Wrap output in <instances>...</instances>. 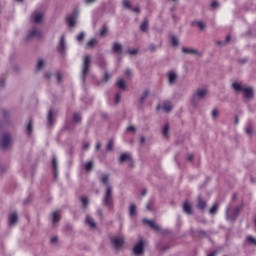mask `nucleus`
<instances>
[{
  "label": "nucleus",
  "instance_id": "obj_23",
  "mask_svg": "<svg viewBox=\"0 0 256 256\" xmlns=\"http://www.w3.org/2000/svg\"><path fill=\"white\" fill-rule=\"evenodd\" d=\"M113 51H114V53L121 55V53L123 52V46L120 43H114Z\"/></svg>",
  "mask_w": 256,
  "mask_h": 256
},
{
  "label": "nucleus",
  "instance_id": "obj_5",
  "mask_svg": "<svg viewBox=\"0 0 256 256\" xmlns=\"http://www.w3.org/2000/svg\"><path fill=\"white\" fill-rule=\"evenodd\" d=\"M134 255H143L145 251V240H140L133 248Z\"/></svg>",
  "mask_w": 256,
  "mask_h": 256
},
{
  "label": "nucleus",
  "instance_id": "obj_56",
  "mask_svg": "<svg viewBox=\"0 0 256 256\" xmlns=\"http://www.w3.org/2000/svg\"><path fill=\"white\" fill-rule=\"evenodd\" d=\"M45 77H46L47 79H50V78H51V73H50V72H46Z\"/></svg>",
  "mask_w": 256,
  "mask_h": 256
},
{
  "label": "nucleus",
  "instance_id": "obj_24",
  "mask_svg": "<svg viewBox=\"0 0 256 256\" xmlns=\"http://www.w3.org/2000/svg\"><path fill=\"white\" fill-rule=\"evenodd\" d=\"M15 223H17V213L14 212L9 216V225L13 226Z\"/></svg>",
  "mask_w": 256,
  "mask_h": 256
},
{
  "label": "nucleus",
  "instance_id": "obj_43",
  "mask_svg": "<svg viewBox=\"0 0 256 256\" xmlns=\"http://www.w3.org/2000/svg\"><path fill=\"white\" fill-rule=\"evenodd\" d=\"M147 97H149V90H145L141 96V101H145V99H147Z\"/></svg>",
  "mask_w": 256,
  "mask_h": 256
},
{
  "label": "nucleus",
  "instance_id": "obj_42",
  "mask_svg": "<svg viewBox=\"0 0 256 256\" xmlns=\"http://www.w3.org/2000/svg\"><path fill=\"white\" fill-rule=\"evenodd\" d=\"M114 143L113 140H110L107 144V151H113Z\"/></svg>",
  "mask_w": 256,
  "mask_h": 256
},
{
  "label": "nucleus",
  "instance_id": "obj_9",
  "mask_svg": "<svg viewBox=\"0 0 256 256\" xmlns=\"http://www.w3.org/2000/svg\"><path fill=\"white\" fill-rule=\"evenodd\" d=\"M67 51V41L65 40V36H61L60 42L58 45V52L63 54Z\"/></svg>",
  "mask_w": 256,
  "mask_h": 256
},
{
  "label": "nucleus",
  "instance_id": "obj_46",
  "mask_svg": "<svg viewBox=\"0 0 256 256\" xmlns=\"http://www.w3.org/2000/svg\"><path fill=\"white\" fill-rule=\"evenodd\" d=\"M211 7H212V9H217L219 7V3L217 1H213L211 3Z\"/></svg>",
  "mask_w": 256,
  "mask_h": 256
},
{
  "label": "nucleus",
  "instance_id": "obj_10",
  "mask_svg": "<svg viewBox=\"0 0 256 256\" xmlns=\"http://www.w3.org/2000/svg\"><path fill=\"white\" fill-rule=\"evenodd\" d=\"M112 243H113L114 247H116V249H119V248L123 247V243H125V240L121 236L114 237L112 239Z\"/></svg>",
  "mask_w": 256,
  "mask_h": 256
},
{
  "label": "nucleus",
  "instance_id": "obj_57",
  "mask_svg": "<svg viewBox=\"0 0 256 256\" xmlns=\"http://www.w3.org/2000/svg\"><path fill=\"white\" fill-rule=\"evenodd\" d=\"M85 2L89 5L91 3H95V0H85Z\"/></svg>",
  "mask_w": 256,
  "mask_h": 256
},
{
  "label": "nucleus",
  "instance_id": "obj_18",
  "mask_svg": "<svg viewBox=\"0 0 256 256\" xmlns=\"http://www.w3.org/2000/svg\"><path fill=\"white\" fill-rule=\"evenodd\" d=\"M61 219V212L59 211H54L52 214V223L53 225H57Z\"/></svg>",
  "mask_w": 256,
  "mask_h": 256
},
{
  "label": "nucleus",
  "instance_id": "obj_16",
  "mask_svg": "<svg viewBox=\"0 0 256 256\" xmlns=\"http://www.w3.org/2000/svg\"><path fill=\"white\" fill-rule=\"evenodd\" d=\"M43 35V32L41 30L38 29H34L32 30L29 35H28V39H33V38H39Z\"/></svg>",
  "mask_w": 256,
  "mask_h": 256
},
{
  "label": "nucleus",
  "instance_id": "obj_20",
  "mask_svg": "<svg viewBox=\"0 0 256 256\" xmlns=\"http://www.w3.org/2000/svg\"><path fill=\"white\" fill-rule=\"evenodd\" d=\"M85 221L86 225H89L91 229H97V223H95L91 216H87Z\"/></svg>",
  "mask_w": 256,
  "mask_h": 256
},
{
  "label": "nucleus",
  "instance_id": "obj_14",
  "mask_svg": "<svg viewBox=\"0 0 256 256\" xmlns=\"http://www.w3.org/2000/svg\"><path fill=\"white\" fill-rule=\"evenodd\" d=\"M183 53H188L189 55H196V57H201L202 53L199 50L193 48H183Z\"/></svg>",
  "mask_w": 256,
  "mask_h": 256
},
{
  "label": "nucleus",
  "instance_id": "obj_34",
  "mask_svg": "<svg viewBox=\"0 0 256 256\" xmlns=\"http://www.w3.org/2000/svg\"><path fill=\"white\" fill-rule=\"evenodd\" d=\"M107 33H109V28H107V26H103V28L100 31L101 37H105Z\"/></svg>",
  "mask_w": 256,
  "mask_h": 256
},
{
  "label": "nucleus",
  "instance_id": "obj_47",
  "mask_svg": "<svg viewBox=\"0 0 256 256\" xmlns=\"http://www.w3.org/2000/svg\"><path fill=\"white\" fill-rule=\"evenodd\" d=\"M52 167H53L54 171H55V169H57V159L56 158H53V160H52Z\"/></svg>",
  "mask_w": 256,
  "mask_h": 256
},
{
  "label": "nucleus",
  "instance_id": "obj_31",
  "mask_svg": "<svg viewBox=\"0 0 256 256\" xmlns=\"http://www.w3.org/2000/svg\"><path fill=\"white\" fill-rule=\"evenodd\" d=\"M197 207L203 211V209H205V207H207V203H205V201L199 199Z\"/></svg>",
  "mask_w": 256,
  "mask_h": 256
},
{
  "label": "nucleus",
  "instance_id": "obj_12",
  "mask_svg": "<svg viewBox=\"0 0 256 256\" xmlns=\"http://www.w3.org/2000/svg\"><path fill=\"white\" fill-rule=\"evenodd\" d=\"M123 7H125V9H129L130 11H134V13H139L140 9L139 6L133 8V6H131V2L129 0H123Z\"/></svg>",
  "mask_w": 256,
  "mask_h": 256
},
{
  "label": "nucleus",
  "instance_id": "obj_51",
  "mask_svg": "<svg viewBox=\"0 0 256 256\" xmlns=\"http://www.w3.org/2000/svg\"><path fill=\"white\" fill-rule=\"evenodd\" d=\"M57 241H59L57 236H54V237L51 238V243L55 244V243H57Z\"/></svg>",
  "mask_w": 256,
  "mask_h": 256
},
{
  "label": "nucleus",
  "instance_id": "obj_55",
  "mask_svg": "<svg viewBox=\"0 0 256 256\" xmlns=\"http://www.w3.org/2000/svg\"><path fill=\"white\" fill-rule=\"evenodd\" d=\"M125 75H127L128 77L131 76V70L127 69L126 72H125Z\"/></svg>",
  "mask_w": 256,
  "mask_h": 256
},
{
  "label": "nucleus",
  "instance_id": "obj_22",
  "mask_svg": "<svg viewBox=\"0 0 256 256\" xmlns=\"http://www.w3.org/2000/svg\"><path fill=\"white\" fill-rule=\"evenodd\" d=\"M126 161L131 163V154L124 153L120 156L119 158L120 163H125Z\"/></svg>",
  "mask_w": 256,
  "mask_h": 256
},
{
  "label": "nucleus",
  "instance_id": "obj_63",
  "mask_svg": "<svg viewBox=\"0 0 256 256\" xmlns=\"http://www.w3.org/2000/svg\"><path fill=\"white\" fill-rule=\"evenodd\" d=\"M145 141V138H141V143H143Z\"/></svg>",
  "mask_w": 256,
  "mask_h": 256
},
{
  "label": "nucleus",
  "instance_id": "obj_15",
  "mask_svg": "<svg viewBox=\"0 0 256 256\" xmlns=\"http://www.w3.org/2000/svg\"><path fill=\"white\" fill-rule=\"evenodd\" d=\"M31 17L34 23H41L43 21V12H34Z\"/></svg>",
  "mask_w": 256,
  "mask_h": 256
},
{
  "label": "nucleus",
  "instance_id": "obj_27",
  "mask_svg": "<svg viewBox=\"0 0 256 256\" xmlns=\"http://www.w3.org/2000/svg\"><path fill=\"white\" fill-rule=\"evenodd\" d=\"M162 134H163V137H169V124H165L162 127Z\"/></svg>",
  "mask_w": 256,
  "mask_h": 256
},
{
  "label": "nucleus",
  "instance_id": "obj_21",
  "mask_svg": "<svg viewBox=\"0 0 256 256\" xmlns=\"http://www.w3.org/2000/svg\"><path fill=\"white\" fill-rule=\"evenodd\" d=\"M55 112L53 111V109L49 110L48 116H47V120L49 125H53V123H55Z\"/></svg>",
  "mask_w": 256,
  "mask_h": 256
},
{
  "label": "nucleus",
  "instance_id": "obj_36",
  "mask_svg": "<svg viewBox=\"0 0 256 256\" xmlns=\"http://www.w3.org/2000/svg\"><path fill=\"white\" fill-rule=\"evenodd\" d=\"M97 45V39H91L87 43V47H95Z\"/></svg>",
  "mask_w": 256,
  "mask_h": 256
},
{
  "label": "nucleus",
  "instance_id": "obj_29",
  "mask_svg": "<svg viewBox=\"0 0 256 256\" xmlns=\"http://www.w3.org/2000/svg\"><path fill=\"white\" fill-rule=\"evenodd\" d=\"M193 25H197V27H199V29H201L202 31L205 29L206 25L205 22L203 21H196L193 22Z\"/></svg>",
  "mask_w": 256,
  "mask_h": 256
},
{
  "label": "nucleus",
  "instance_id": "obj_8",
  "mask_svg": "<svg viewBox=\"0 0 256 256\" xmlns=\"http://www.w3.org/2000/svg\"><path fill=\"white\" fill-rule=\"evenodd\" d=\"M11 135L10 134H4L1 142L2 149H9L11 147Z\"/></svg>",
  "mask_w": 256,
  "mask_h": 256
},
{
  "label": "nucleus",
  "instance_id": "obj_30",
  "mask_svg": "<svg viewBox=\"0 0 256 256\" xmlns=\"http://www.w3.org/2000/svg\"><path fill=\"white\" fill-rule=\"evenodd\" d=\"M171 45L172 47H177V45H179V38H177V36L171 37Z\"/></svg>",
  "mask_w": 256,
  "mask_h": 256
},
{
  "label": "nucleus",
  "instance_id": "obj_40",
  "mask_svg": "<svg viewBox=\"0 0 256 256\" xmlns=\"http://www.w3.org/2000/svg\"><path fill=\"white\" fill-rule=\"evenodd\" d=\"M32 131H33V122L30 121V122L28 123V126H27L28 135H31Z\"/></svg>",
  "mask_w": 256,
  "mask_h": 256
},
{
  "label": "nucleus",
  "instance_id": "obj_61",
  "mask_svg": "<svg viewBox=\"0 0 256 256\" xmlns=\"http://www.w3.org/2000/svg\"><path fill=\"white\" fill-rule=\"evenodd\" d=\"M229 41H231V36L226 37V43H229Z\"/></svg>",
  "mask_w": 256,
  "mask_h": 256
},
{
  "label": "nucleus",
  "instance_id": "obj_59",
  "mask_svg": "<svg viewBox=\"0 0 256 256\" xmlns=\"http://www.w3.org/2000/svg\"><path fill=\"white\" fill-rule=\"evenodd\" d=\"M83 149H89V143H85V144L83 145Z\"/></svg>",
  "mask_w": 256,
  "mask_h": 256
},
{
  "label": "nucleus",
  "instance_id": "obj_41",
  "mask_svg": "<svg viewBox=\"0 0 256 256\" xmlns=\"http://www.w3.org/2000/svg\"><path fill=\"white\" fill-rule=\"evenodd\" d=\"M84 167L86 171H91L93 169V162H87Z\"/></svg>",
  "mask_w": 256,
  "mask_h": 256
},
{
  "label": "nucleus",
  "instance_id": "obj_32",
  "mask_svg": "<svg viewBox=\"0 0 256 256\" xmlns=\"http://www.w3.org/2000/svg\"><path fill=\"white\" fill-rule=\"evenodd\" d=\"M44 67H45V61L43 59L38 60V63H37L38 71H41V69H43Z\"/></svg>",
  "mask_w": 256,
  "mask_h": 256
},
{
  "label": "nucleus",
  "instance_id": "obj_2",
  "mask_svg": "<svg viewBox=\"0 0 256 256\" xmlns=\"http://www.w3.org/2000/svg\"><path fill=\"white\" fill-rule=\"evenodd\" d=\"M232 87L237 93H244L246 99H251V97H253V88L247 87L241 82H234Z\"/></svg>",
  "mask_w": 256,
  "mask_h": 256
},
{
  "label": "nucleus",
  "instance_id": "obj_4",
  "mask_svg": "<svg viewBox=\"0 0 256 256\" xmlns=\"http://www.w3.org/2000/svg\"><path fill=\"white\" fill-rule=\"evenodd\" d=\"M91 69V56H84L83 70H82V79L85 81V77L89 75V71Z\"/></svg>",
  "mask_w": 256,
  "mask_h": 256
},
{
  "label": "nucleus",
  "instance_id": "obj_39",
  "mask_svg": "<svg viewBox=\"0 0 256 256\" xmlns=\"http://www.w3.org/2000/svg\"><path fill=\"white\" fill-rule=\"evenodd\" d=\"M73 121H74L75 123H79V121H81V115L78 114V113H75V114L73 115Z\"/></svg>",
  "mask_w": 256,
  "mask_h": 256
},
{
  "label": "nucleus",
  "instance_id": "obj_35",
  "mask_svg": "<svg viewBox=\"0 0 256 256\" xmlns=\"http://www.w3.org/2000/svg\"><path fill=\"white\" fill-rule=\"evenodd\" d=\"M217 209H219V206L217 204L213 205L209 211L210 215H215V213H217Z\"/></svg>",
  "mask_w": 256,
  "mask_h": 256
},
{
  "label": "nucleus",
  "instance_id": "obj_37",
  "mask_svg": "<svg viewBox=\"0 0 256 256\" xmlns=\"http://www.w3.org/2000/svg\"><path fill=\"white\" fill-rule=\"evenodd\" d=\"M245 133L247 135H253V127H251V125H248L246 128H245Z\"/></svg>",
  "mask_w": 256,
  "mask_h": 256
},
{
  "label": "nucleus",
  "instance_id": "obj_49",
  "mask_svg": "<svg viewBox=\"0 0 256 256\" xmlns=\"http://www.w3.org/2000/svg\"><path fill=\"white\" fill-rule=\"evenodd\" d=\"M120 101H121V94H116L115 103H120Z\"/></svg>",
  "mask_w": 256,
  "mask_h": 256
},
{
  "label": "nucleus",
  "instance_id": "obj_54",
  "mask_svg": "<svg viewBox=\"0 0 256 256\" xmlns=\"http://www.w3.org/2000/svg\"><path fill=\"white\" fill-rule=\"evenodd\" d=\"M61 77H62L61 73H58L57 75L58 83H61Z\"/></svg>",
  "mask_w": 256,
  "mask_h": 256
},
{
  "label": "nucleus",
  "instance_id": "obj_62",
  "mask_svg": "<svg viewBox=\"0 0 256 256\" xmlns=\"http://www.w3.org/2000/svg\"><path fill=\"white\" fill-rule=\"evenodd\" d=\"M5 85V82L3 80H0V86L3 87Z\"/></svg>",
  "mask_w": 256,
  "mask_h": 256
},
{
  "label": "nucleus",
  "instance_id": "obj_48",
  "mask_svg": "<svg viewBox=\"0 0 256 256\" xmlns=\"http://www.w3.org/2000/svg\"><path fill=\"white\" fill-rule=\"evenodd\" d=\"M128 133H135V126H129L127 128Z\"/></svg>",
  "mask_w": 256,
  "mask_h": 256
},
{
  "label": "nucleus",
  "instance_id": "obj_58",
  "mask_svg": "<svg viewBox=\"0 0 256 256\" xmlns=\"http://www.w3.org/2000/svg\"><path fill=\"white\" fill-rule=\"evenodd\" d=\"M101 149V143H98L97 145H96V151H99Z\"/></svg>",
  "mask_w": 256,
  "mask_h": 256
},
{
  "label": "nucleus",
  "instance_id": "obj_25",
  "mask_svg": "<svg viewBox=\"0 0 256 256\" xmlns=\"http://www.w3.org/2000/svg\"><path fill=\"white\" fill-rule=\"evenodd\" d=\"M129 215H130V217H135V215H137V206L135 204L130 205Z\"/></svg>",
  "mask_w": 256,
  "mask_h": 256
},
{
  "label": "nucleus",
  "instance_id": "obj_33",
  "mask_svg": "<svg viewBox=\"0 0 256 256\" xmlns=\"http://www.w3.org/2000/svg\"><path fill=\"white\" fill-rule=\"evenodd\" d=\"M81 203H82L83 207H87L89 205V198L82 196Z\"/></svg>",
  "mask_w": 256,
  "mask_h": 256
},
{
  "label": "nucleus",
  "instance_id": "obj_60",
  "mask_svg": "<svg viewBox=\"0 0 256 256\" xmlns=\"http://www.w3.org/2000/svg\"><path fill=\"white\" fill-rule=\"evenodd\" d=\"M146 208H147L148 211H151V203H148V204L146 205Z\"/></svg>",
  "mask_w": 256,
  "mask_h": 256
},
{
  "label": "nucleus",
  "instance_id": "obj_3",
  "mask_svg": "<svg viewBox=\"0 0 256 256\" xmlns=\"http://www.w3.org/2000/svg\"><path fill=\"white\" fill-rule=\"evenodd\" d=\"M207 88H199L196 90V93H194L192 95L191 98V103L194 107H197V105H199V101H201V99H205V97H207Z\"/></svg>",
  "mask_w": 256,
  "mask_h": 256
},
{
  "label": "nucleus",
  "instance_id": "obj_28",
  "mask_svg": "<svg viewBox=\"0 0 256 256\" xmlns=\"http://www.w3.org/2000/svg\"><path fill=\"white\" fill-rule=\"evenodd\" d=\"M141 31H147L149 29V22L147 20H144L142 24L140 25Z\"/></svg>",
  "mask_w": 256,
  "mask_h": 256
},
{
  "label": "nucleus",
  "instance_id": "obj_50",
  "mask_svg": "<svg viewBox=\"0 0 256 256\" xmlns=\"http://www.w3.org/2000/svg\"><path fill=\"white\" fill-rule=\"evenodd\" d=\"M128 53H130V55H137L138 50L137 49L129 50Z\"/></svg>",
  "mask_w": 256,
  "mask_h": 256
},
{
  "label": "nucleus",
  "instance_id": "obj_52",
  "mask_svg": "<svg viewBox=\"0 0 256 256\" xmlns=\"http://www.w3.org/2000/svg\"><path fill=\"white\" fill-rule=\"evenodd\" d=\"M104 77L105 81H109V79H111V75H109V73H105Z\"/></svg>",
  "mask_w": 256,
  "mask_h": 256
},
{
  "label": "nucleus",
  "instance_id": "obj_1",
  "mask_svg": "<svg viewBox=\"0 0 256 256\" xmlns=\"http://www.w3.org/2000/svg\"><path fill=\"white\" fill-rule=\"evenodd\" d=\"M101 183L106 186V193L103 199L104 205L106 207H113V188H111V185L109 184V175L104 174L101 178Z\"/></svg>",
  "mask_w": 256,
  "mask_h": 256
},
{
  "label": "nucleus",
  "instance_id": "obj_17",
  "mask_svg": "<svg viewBox=\"0 0 256 256\" xmlns=\"http://www.w3.org/2000/svg\"><path fill=\"white\" fill-rule=\"evenodd\" d=\"M183 211L184 213H187V215H191L193 213V208L191 207V203L188 201H185L183 204Z\"/></svg>",
  "mask_w": 256,
  "mask_h": 256
},
{
  "label": "nucleus",
  "instance_id": "obj_6",
  "mask_svg": "<svg viewBox=\"0 0 256 256\" xmlns=\"http://www.w3.org/2000/svg\"><path fill=\"white\" fill-rule=\"evenodd\" d=\"M241 210V207L236 208L234 211L231 210V208L226 209V217L228 221H233L236 219L237 215H239V211Z\"/></svg>",
  "mask_w": 256,
  "mask_h": 256
},
{
  "label": "nucleus",
  "instance_id": "obj_53",
  "mask_svg": "<svg viewBox=\"0 0 256 256\" xmlns=\"http://www.w3.org/2000/svg\"><path fill=\"white\" fill-rule=\"evenodd\" d=\"M187 159H188V161H193V155L192 154H188Z\"/></svg>",
  "mask_w": 256,
  "mask_h": 256
},
{
  "label": "nucleus",
  "instance_id": "obj_7",
  "mask_svg": "<svg viewBox=\"0 0 256 256\" xmlns=\"http://www.w3.org/2000/svg\"><path fill=\"white\" fill-rule=\"evenodd\" d=\"M173 109V104L169 101H164L160 105H158V110L159 111H164L165 113L171 112Z\"/></svg>",
  "mask_w": 256,
  "mask_h": 256
},
{
  "label": "nucleus",
  "instance_id": "obj_45",
  "mask_svg": "<svg viewBox=\"0 0 256 256\" xmlns=\"http://www.w3.org/2000/svg\"><path fill=\"white\" fill-rule=\"evenodd\" d=\"M77 41H82L83 39H85V32L80 33L77 37H76Z\"/></svg>",
  "mask_w": 256,
  "mask_h": 256
},
{
  "label": "nucleus",
  "instance_id": "obj_13",
  "mask_svg": "<svg viewBox=\"0 0 256 256\" xmlns=\"http://www.w3.org/2000/svg\"><path fill=\"white\" fill-rule=\"evenodd\" d=\"M66 21L69 25V27H75V23L77 21V14L74 13V14H70L67 18H66Z\"/></svg>",
  "mask_w": 256,
  "mask_h": 256
},
{
  "label": "nucleus",
  "instance_id": "obj_64",
  "mask_svg": "<svg viewBox=\"0 0 256 256\" xmlns=\"http://www.w3.org/2000/svg\"><path fill=\"white\" fill-rule=\"evenodd\" d=\"M255 225H256V218H255Z\"/></svg>",
  "mask_w": 256,
  "mask_h": 256
},
{
  "label": "nucleus",
  "instance_id": "obj_11",
  "mask_svg": "<svg viewBox=\"0 0 256 256\" xmlns=\"http://www.w3.org/2000/svg\"><path fill=\"white\" fill-rule=\"evenodd\" d=\"M143 223H146V225H149L151 229H154V231H161V227L155 223L153 220L143 219Z\"/></svg>",
  "mask_w": 256,
  "mask_h": 256
},
{
  "label": "nucleus",
  "instance_id": "obj_26",
  "mask_svg": "<svg viewBox=\"0 0 256 256\" xmlns=\"http://www.w3.org/2000/svg\"><path fill=\"white\" fill-rule=\"evenodd\" d=\"M117 87L122 90L126 89L127 85L125 84V80H123V78H121L117 81Z\"/></svg>",
  "mask_w": 256,
  "mask_h": 256
},
{
  "label": "nucleus",
  "instance_id": "obj_44",
  "mask_svg": "<svg viewBox=\"0 0 256 256\" xmlns=\"http://www.w3.org/2000/svg\"><path fill=\"white\" fill-rule=\"evenodd\" d=\"M217 117H219V110L214 109V110L212 111V118H213V119H217Z\"/></svg>",
  "mask_w": 256,
  "mask_h": 256
},
{
  "label": "nucleus",
  "instance_id": "obj_38",
  "mask_svg": "<svg viewBox=\"0 0 256 256\" xmlns=\"http://www.w3.org/2000/svg\"><path fill=\"white\" fill-rule=\"evenodd\" d=\"M247 241L248 243H251V245H255L256 247V239L253 236H248Z\"/></svg>",
  "mask_w": 256,
  "mask_h": 256
},
{
  "label": "nucleus",
  "instance_id": "obj_19",
  "mask_svg": "<svg viewBox=\"0 0 256 256\" xmlns=\"http://www.w3.org/2000/svg\"><path fill=\"white\" fill-rule=\"evenodd\" d=\"M168 81H169L170 85H175V83L177 82V73L169 72Z\"/></svg>",
  "mask_w": 256,
  "mask_h": 256
}]
</instances>
